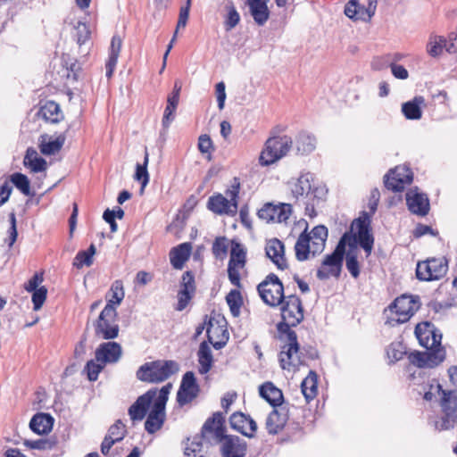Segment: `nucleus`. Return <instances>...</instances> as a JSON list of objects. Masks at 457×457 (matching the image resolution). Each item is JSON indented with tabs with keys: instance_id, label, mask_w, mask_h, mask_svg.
<instances>
[{
	"instance_id": "obj_1",
	"label": "nucleus",
	"mask_w": 457,
	"mask_h": 457,
	"mask_svg": "<svg viewBox=\"0 0 457 457\" xmlns=\"http://www.w3.org/2000/svg\"><path fill=\"white\" fill-rule=\"evenodd\" d=\"M281 307L283 321L278 324V330L287 334V344L283 346L279 354V361L283 370H290L301 364L297 336L290 327L297 326L303 320L302 301L295 295L286 296Z\"/></svg>"
},
{
	"instance_id": "obj_2",
	"label": "nucleus",
	"mask_w": 457,
	"mask_h": 457,
	"mask_svg": "<svg viewBox=\"0 0 457 457\" xmlns=\"http://www.w3.org/2000/svg\"><path fill=\"white\" fill-rule=\"evenodd\" d=\"M415 335L424 352L414 351L408 355L411 364L420 369H432L445 359V350L441 345L442 335L428 322L420 323L415 328Z\"/></svg>"
},
{
	"instance_id": "obj_3",
	"label": "nucleus",
	"mask_w": 457,
	"mask_h": 457,
	"mask_svg": "<svg viewBox=\"0 0 457 457\" xmlns=\"http://www.w3.org/2000/svg\"><path fill=\"white\" fill-rule=\"evenodd\" d=\"M328 234V228L322 225L315 226L309 234L306 231L301 233L295 245L296 259L303 262L309 258L310 253L315 256L322 253Z\"/></svg>"
},
{
	"instance_id": "obj_4",
	"label": "nucleus",
	"mask_w": 457,
	"mask_h": 457,
	"mask_svg": "<svg viewBox=\"0 0 457 457\" xmlns=\"http://www.w3.org/2000/svg\"><path fill=\"white\" fill-rule=\"evenodd\" d=\"M179 370L174 361H155L143 364L137 371V378L144 382L159 383Z\"/></svg>"
},
{
	"instance_id": "obj_5",
	"label": "nucleus",
	"mask_w": 457,
	"mask_h": 457,
	"mask_svg": "<svg viewBox=\"0 0 457 457\" xmlns=\"http://www.w3.org/2000/svg\"><path fill=\"white\" fill-rule=\"evenodd\" d=\"M416 310L417 303L412 297L404 295L397 297L387 309L385 310V315L386 317V323L390 326L404 323L410 320Z\"/></svg>"
},
{
	"instance_id": "obj_6",
	"label": "nucleus",
	"mask_w": 457,
	"mask_h": 457,
	"mask_svg": "<svg viewBox=\"0 0 457 457\" xmlns=\"http://www.w3.org/2000/svg\"><path fill=\"white\" fill-rule=\"evenodd\" d=\"M292 145L293 141L287 136L268 138L259 157L260 164L268 166L280 160L289 152Z\"/></svg>"
},
{
	"instance_id": "obj_7",
	"label": "nucleus",
	"mask_w": 457,
	"mask_h": 457,
	"mask_svg": "<svg viewBox=\"0 0 457 457\" xmlns=\"http://www.w3.org/2000/svg\"><path fill=\"white\" fill-rule=\"evenodd\" d=\"M436 390L440 395V406L443 412L437 426L441 430L453 428L457 425V392L445 391L440 384L436 385Z\"/></svg>"
},
{
	"instance_id": "obj_8",
	"label": "nucleus",
	"mask_w": 457,
	"mask_h": 457,
	"mask_svg": "<svg viewBox=\"0 0 457 457\" xmlns=\"http://www.w3.org/2000/svg\"><path fill=\"white\" fill-rule=\"evenodd\" d=\"M171 388L172 385L168 383L159 390L152 410L145 422V428L148 433L153 434L162 428L165 420V405Z\"/></svg>"
},
{
	"instance_id": "obj_9",
	"label": "nucleus",
	"mask_w": 457,
	"mask_h": 457,
	"mask_svg": "<svg viewBox=\"0 0 457 457\" xmlns=\"http://www.w3.org/2000/svg\"><path fill=\"white\" fill-rule=\"evenodd\" d=\"M95 334L102 339H114L119 335L117 311L111 303H106L94 323Z\"/></svg>"
},
{
	"instance_id": "obj_10",
	"label": "nucleus",
	"mask_w": 457,
	"mask_h": 457,
	"mask_svg": "<svg viewBox=\"0 0 457 457\" xmlns=\"http://www.w3.org/2000/svg\"><path fill=\"white\" fill-rule=\"evenodd\" d=\"M238 194L239 182L235 179V183L226 190V196L218 194L209 198L208 208L217 214L235 215L237 212Z\"/></svg>"
},
{
	"instance_id": "obj_11",
	"label": "nucleus",
	"mask_w": 457,
	"mask_h": 457,
	"mask_svg": "<svg viewBox=\"0 0 457 457\" xmlns=\"http://www.w3.org/2000/svg\"><path fill=\"white\" fill-rule=\"evenodd\" d=\"M257 291L262 300L269 306L277 307L283 303L286 297L284 287L278 277L273 273L269 274L258 287Z\"/></svg>"
},
{
	"instance_id": "obj_12",
	"label": "nucleus",
	"mask_w": 457,
	"mask_h": 457,
	"mask_svg": "<svg viewBox=\"0 0 457 457\" xmlns=\"http://www.w3.org/2000/svg\"><path fill=\"white\" fill-rule=\"evenodd\" d=\"M347 235H344L338 242L336 249L331 254H328L320 269L317 270V278L323 280L331 276L338 277L340 274L343 257L345 251V239Z\"/></svg>"
},
{
	"instance_id": "obj_13",
	"label": "nucleus",
	"mask_w": 457,
	"mask_h": 457,
	"mask_svg": "<svg viewBox=\"0 0 457 457\" xmlns=\"http://www.w3.org/2000/svg\"><path fill=\"white\" fill-rule=\"evenodd\" d=\"M448 270V262L445 257L430 258L419 262L416 276L420 280L431 281L442 278Z\"/></svg>"
},
{
	"instance_id": "obj_14",
	"label": "nucleus",
	"mask_w": 457,
	"mask_h": 457,
	"mask_svg": "<svg viewBox=\"0 0 457 457\" xmlns=\"http://www.w3.org/2000/svg\"><path fill=\"white\" fill-rule=\"evenodd\" d=\"M246 251L238 242H232L230 258L228 265V276L232 285L240 287V270L245 268Z\"/></svg>"
},
{
	"instance_id": "obj_15",
	"label": "nucleus",
	"mask_w": 457,
	"mask_h": 457,
	"mask_svg": "<svg viewBox=\"0 0 457 457\" xmlns=\"http://www.w3.org/2000/svg\"><path fill=\"white\" fill-rule=\"evenodd\" d=\"M376 8L377 1L349 0L345 13L352 20L368 21L374 15Z\"/></svg>"
},
{
	"instance_id": "obj_16",
	"label": "nucleus",
	"mask_w": 457,
	"mask_h": 457,
	"mask_svg": "<svg viewBox=\"0 0 457 457\" xmlns=\"http://www.w3.org/2000/svg\"><path fill=\"white\" fill-rule=\"evenodd\" d=\"M412 179V172L408 167L397 166L386 176L385 186L394 192H401Z\"/></svg>"
},
{
	"instance_id": "obj_17",
	"label": "nucleus",
	"mask_w": 457,
	"mask_h": 457,
	"mask_svg": "<svg viewBox=\"0 0 457 457\" xmlns=\"http://www.w3.org/2000/svg\"><path fill=\"white\" fill-rule=\"evenodd\" d=\"M292 212V207L289 204H266L259 212L258 216L261 220L270 222H287Z\"/></svg>"
},
{
	"instance_id": "obj_18",
	"label": "nucleus",
	"mask_w": 457,
	"mask_h": 457,
	"mask_svg": "<svg viewBox=\"0 0 457 457\" xmlns=\"http://www.w3.org/2000/svg\"><path fill=\"white\" fill-rule=\"evenodd\" d=\"M356 228L355 238L360 244V245L364 249L367 255H370L374 244V237L370 233V219L367 213H364L363 216L355 220L352 225Z\"/></svg>"
},
{
	"instance_id": "obj_19",
	"label": "nucleus",
	"mask_w": 457,
	"mask_h": 457,
	"mask_svg": "<svg viewBox=\"0 0 457 457\" xmlns=\"http://www.w3.org/2000/svg\"><path fill=\"white\" fill-rule=\"evenodd\" d=\"M198 393L199 386L196 383L194 372H186L177 393V402L180 406H184L196 398Z\"/></svg>"
},
{
	"instance_id": "obj_20",
	"label": "nucleus",
	"mask_w": 457,
	"mask_h": 457,
	"mask_svg": "<svg viewBox=\"0 0 457 457\" xmlns=\"http://www.w3.org/2000/svg\"><path fill=\"white\" fill-rule=\"evenodd\" d=\"M223 422L224 419L222 414L220 412L214 413L212 418L204 422L200 435L210 443H212V440L219 442L225 436Z\"/></svg>"
},
{
	"instance_id": "obj_21",
	"label": "nucleus",
	"mask_w": 457,
	"mask_h": 457,
	"mask_svg": "<svg viewBox=\"0 0 457 457\" xmlns=\"http://www.w3.org/2000/svg\"><path fill=\"white\" fill-rule=\"evenodd\" d=\"M158 392L157 389H150L137 399L129 409V415L132 420H142L145 418L151 403L157 397Z\"/></svg>"
},
{
	"instance_id": "obj_22",
	"label": "nucleus",
	"mask_w": 457,
	"mask_h": 457,
	"mask_svg": "<svg viewBox=\"0 0 457 457\" xmlns=\"http://www.w3.org/2000/svg\"><path fill=\"white\" fill-rule=\"evenodd\" d=\"M219 443L223 457H245L246 443L236 436H224Z\"/></svg>"
},
{
	"instance_id": "obj_23",
	"label": "nucleus",
	"mask_w": 457,
	"mask_h": 457,
	"mask_svg": "<svg viewBox=\"0 0 457 457\" xmlns=\"http://www.w3.org/2000/svg\"><path fill=\"white\" fill-rule=\"evenodd\" d=\"M408 209L413 214L426 216L429 211V200L428 196L418 192V189H411L406 194Z\"/></svg>"
},
{
	"instance_id": "obj_24",
	"label": "nucleus",
	"mask_w": 457,
	"mask_h": 457,
	"mask_svg": "<svg viewBox=\"0 0 457 457\" xmlns=\"http://www.w3.org/2000/svg\"><path fill=\"white\" fill-rule=\"evenodd\" d=\"M229 423L233 429L250 438L254 436L257 430L256 422L243 412L233 413L229 418Z\"/></svg>"
},
{
	"instance_id": "obj_25",
	"label": "nucleus",
	"mask_w": 457,
	"mask_h": 457,
	"mask_svg": "<svg viewBox=\"0 0 457 457\" xmlns=\"http://www.w3.org/2000/svg\"><path fill=\"white\" fill-rule=\"evenodd\" d=\"M122 353L121 346L116 342L101 344L96 350V361L106 363L117 362Z\"/></svg>"
},
{
	"instance_id": "obj_26",
	"label": "nucleus",
	"mask_w": 457,
	"mask_h": 457,
	"mask_svg": "<svg viewBox=\"0 0 457 457\" xmlns=\"http://www.w3.org/2000/svg\"><path fill=\"white\" fill-rule=\"evenodd\" d=\"M206 333L209 343L217 350L221 349L228 340V332L225 326L212 319L208 322Z\"/></svg>"
},
{
	"instance_id": "obj_27",
	"label": "nucleus",
	"mask_w": 457,
	"mask_h": 457,
	"mask_svg": "<svg viewBox=\"0 0 457 457\" xmlns=\"http://www.w3.org/2000/svg\"><path fill=\"white\" fill-rule=\"evenodd\" d=\"M127 434L126 426L119 420L112 425L101 444V453L107 455L112 445L121 441Z\"/></svg>"
},
{
	"instance_id": "obj_28",
	"label": "nucleus",
	"mask_w": 457,
	"mask_h": 457,
	"mask_svg": "<svg viewBox=\"0 0 457 457\" xmlns=\"http://www.w3.org/2000/svg\"><path fill=\"white\" fill-rule=\"evenodd\" d=\"M313 175L310 172L302 173L296 179L288 182L292 195L297 200L307 195L312 187Z\"/></svg>"
},
{
	"instance_id": "obj_29",
	"label": "nucleus",
	"mask_w": 457,
	"mask_h": 457,
	"mask_svg": "<svg viewBox=\"0 0 457 457\" xmlns=\"http://www.w3.org/2000/svg\"><path fill=\"white\" fill-rule=\"evenodd\" d=\"M265 253L268 258L280 270L287 268V261L284 256V245L283 243L273 238L267 242L265 246Z\"/></svg>"
},
{
	"instance_id": "obj_30",
	"label": "nucleus",
	"mask_w": 457,
	"mask_h": 457,
	"mask_svg": "<svg viewBox=\"0 0 457 457\" xmlns=\"http://www.w3.org/2000/svg\"><path fill=\"white\" fill-rule=\"evenodd\" d=\"M270 0H246L250 13L253 21L259 25L263 26L270 18L268 2Z\"/></svg>"
},
{
	"instance_id": "obj_31",
	"label": "nucleus",
	"mask_w": 457,
	"mask_h": 457,
	"mask_svg": "<svg viewBox=\"0 0 457 457\" xmlns=\"http://www.w3.org/2000/svg\"><path fill=\"white\" fill-rule=\"evenodd\" d=\"M37 116L46 122L50 123H58L63 119L59 104L54 101H48L42 105L37 112Z\"/></svg>"
},
{
	"instance_id": "obj_32",
	"label": "nucleus",
	"mask_w": 457,
	"mask_h": 457,
	"mask_svg": "<svg viewBox=\"0 0 457 457\" xmlns=\"http://www.w3.org/2000/svg\"><path fill=\"white\" fill-rule=\"evenodd\" d=\"M191 244L183 243L177 247L171 249L170 253V260L171 265L178 270L183 268L184 263L188 260L191 253Z\"/></svg>"
},
{
	"instance_id": "obj_33",
	"label": "nucleus",
	"mask_w": 457,
	"mask_h": 457,
	"mask_svg": "<svg viewBox=\"0 0 457 457\" xmlns=\"http://www.w3.org/2000/svg\"><path fill=\"white\" fill-rule=\"evenodd\" d=\"M425 104L423 96H415L402 104V112L407 120H420L422 116L421 107Z\"/></svg>"
},
{
	"instance_id": "obj_34",
	"label": "nucleus",
	"mask_w": 457,
	"mask_h": 457,
	"mask_svg": "<svg viewBox=\"0 0 457 457\" xmlns=\"http://www.w3.org/2000/svg\"><path fill=\"white\" fill-rule=\"evenodd\" d=\"M260 395L265 399L270 405L278 406L283 402V394L280 389L276 387L271 382H266L259 388Z\"/></svg>"
},
{
	"instance_id": "obj_35",
	"label": "nucleus",
	"mask_w": 457,
	"mask_h": 457,
	"mask_svg": "<svg viewBox=\"0 0 457 457\" xmlns=\"http://www.w3.org/2000/svg\"><path fill=\"white\" fill-rule=\"evenodd\" d=\"M121 46V37L118 35H114L111 41L109 58L105 64L106 77L108 78H111L113 73L120 53Z\"/></svg>"
},
{
	"instance_id": "obj_36",
	"label": "nucleus",
	"mask_w": 457,
	"mask_h": 457,
	"mask_svg": "<svg viewBox=\"0 0 457 457\" xmlns=\"http://www.w3.org/2000/svg\"><path fill=\"white\" fill-rule=\"evenodd\" d=\"M53 418L49 414L37 413L29 422L31 430L38 435L48 433L53 427Z\"/></svg>"
},
{
	"instance_id": "obj_37",
	"label": "nucleus",
	"mask_w": 457,
	"mask_h": 457,
	"mask_svg": "<svg viewBox=\"0 0 457 457\" xmlns=\"http://www.w3.org/2000/svg\"><path fill=\"white\" fill-rule=\"evenodd\" d=\"M197 359L199 362L198 371L200 374H206L212 367L213 357L211 347L208 343L204 341L200 344L197 352Z\"/></svg>"
},
{
	"instance_id": "obj_38",
	"label": "nucleus",
	"mask_w": 457,
	"mask_h": 457,
	"mask_svg": "<svg viewBox=\"0 0 457 457\" xmlns=\"http://www.w3.org/2000/svg\"><path fill=\"white\" fill-rule=\"evenodd\" d=\"M23 163L27 168L35 173L45 171L47 168L46 161L40 157L37 152L33 148H29L27 150Z\"/></svg>"
},
{
	"instance_id": "obj_39",
	"label": "nucleus",
	"mask_w": 457,
	"mask_h": 457,
	"mask_svg": "<svg viewBox=\"0 0 457 457\" xmlns=\"http://www.w3.org/2000/svg\"><path fill=\"white\" fill-rule=\"evenodd\" d=\"M210 442L206 441L202 435H196L192 439L187 438L185 447V455L187 457L195 456L204 453V449L208 448Z\"/></svg>"
},
{
	"instance_id": "obj_40",
	"label": "nucleus",
	"mask_w": 457,
	"mask_h": 457,
	"mask_svg": "<svg viewBox=\"0 0 457 457\" xmlns=\"http://www.w3.org/2000/svg\"><path fill=\"white\" fill-rule=\"evenodd\" d=\"M317 386L318 376L314 371L311 370L301 384V390L307 403L316 397L318 392Z\"/></svg>"
},
{
	"instance_id": "obj_41",
	"label": "nucleus",
	"mask_w": 457,
	"mask_h": 457,
	"mask_svg": "<svg viewBox=\"0 0 457 457\" xmlns=\"http://www.w3.org/2000/svg\"><path fill=\"white\" fill-rule=\"evenodd\" d=\"M40 151L45 155H52L58 153L66 140L65 132L60 134L54 140L46 141V136L41 137Z\"/></svg>"
},
{
	"instance_id": "obj_42",
	"label": "nucleus",
	"mask_w": 457,
	"mask_h": 457,
	"mask_svg": "<svg viewBox=\"0 0 457 457\" xmlns=\"http://www.w3.org/2000/svg\"><path fill=\"white\" fill-rule=\"evenodd\" d=\"M444 50L447 51V39L443 36L431 35L427 44V52L432 57L439 56Z\"/></svg>"
},
{
	"instance_id": "obj_43",
	"label": "nucleus",
	"mask_w": 457,
	"mask_h": 457,
	"mask_svg": "<svg viewBox=\"0 0 457 457\" xmlns=\"http://www.w3.org/2000/svg\"><path fill=\"white\" fill-rule=\"evenodd\" d=\"M285 423V418L277 410H273L268 415L265 426L269 434L276 435L284 428Z\"/></svg>"
},
{
	"instance_id": "obj_44",
	"label": "nucleus",
	"mask_w": 457,
	"mask_h": 457,
	"mask_svg": "<svg viewBox=\"0 0 457 457\" xmlns=\"http://www.w3.org/2000/svg\"><path fill=\"white\" fill-rule=\"evenodd\" d=\"M316 147V138L307 133H301L296 139V151L301 154L312 153Z\"/></svg>"
},
{
	"instance_id": "obj_45",
	"label": "nucleus",
	"mask_w": 457,
	"mask_h": 457,
	"mask_svg": "<svg viewBox=\"0 0 457 457\" xmlns=\"http://www.w3.org/2000/svg\"><path fill=\"white\" fill-rule=\"evenodd\" d=\"M148 162H149V154L147 152V149L145 148V156H144V163L137 164L136 172H135V176H134L135 180L141 183V191L144 190V188L149 182V174L147 171Z\"/></svg>"
},
{
	"instance_id": "obj_46",
	"label": "nucleus",
	"mask_w": 457,
	"mask_h": 457,
	"mask_svg": "<svg viewBox=\"0 0 457 457\" xmlns=\"http://www.w3.org/2000/svg\"><path fill=\"white\" fill-rule=\"evenodd\" d=\"M96 246L95 245H91L89 248L86 251H79L73 262V265L78 269L82 268L83 266H90L93 263V256L96 253Z\"/></svg>"
},
{
	"instance_id": "obj_47",
	"label": "nucleus",
	"mask_w": 457,
	"mask_h": 457,
	"mask_svg": "<svg viewBox=\"0 0 457 457\" xmlns=\"http://www.w3.org/2000/svg\"><path fill=\"white\" fill-rule=\"evenodd\" d=\"M226 301L232 315L237 317L240 314V309L243 304V298L240 292L237 289L231 290L227 295Z\"/></svg>"
},
{
	"instance_id": "obj_48",
	"label": "nucleus",
	"mask_w": 457,
	"mask_h": 457,
	"mask_svg": "<svg viewBox=\"0 0 457 457\" xmlns=\"http://www.w3.org/2000/svg\"><path fill=\"white\" fill-rule=\"evenodd\" d=\"M226 10H227L228 13L225 18L224 25H225L226 30L228 31V30H231L232 29H234L239 23L240 15L238 13V12L237 11L233 2H231V1H229L226 4Z\"/></svg>"
},
{
	"instance_id": "obj_49",
	"label": "nucleus",
	"mask_w": 457,
	"mask_h": 457,
	"mask_svg": "<svg viewBox=\"0 0 457 457\" xmlns=\"http://www.w3.org/2000/svg\"><path fill=\"white\" fill-rule=\"evenodd\" d=\"M112 296L108 299L107 303H111L112 307H117L122 302L125 293L123 284L120 280H116L111 287Z\"/></svg>"
},
{
	"instance_id": "obj_50",
	"label": "nucleus",
	"mask_w": 457,
	"mask_h": 457,
	"mask_svg": "<svg viewBox=\"0 0 457 457\" xmlns=\"http://www.w3.org/2000/svg\"><path fill=\"white\" fill-rule=\"evenodd\" d=\"M405 353L404 346L399 342L390 344L386 349V355L391 363L400 361Z\"/></svg>"
},
{
	"instance_id": "obj_51",
	"label": "nucleus",
	"mask_w": 457,
	"mask_h": 457,
	"mask_svg": "<svg viewBox=\"0 0 457 457\" xmlns=\"http://www.w3.org/2000/svg\"><path fill=\"white\" fill-rule=\"evenodd\" d=\"M11 181L23 195H30V185L27 176L16 172L11 176Z\"/></svg>"
},
{
	"instance_id": "obj_52",
	"label": "nucleus",
	"mask_w": 457,
	"mask_h": 457,
	"mask_svg": "<svg viewBox=\"0 0 457 457\" xmlns=\"http://www.w3.org/2000/svg\"><path fill=\"white\" fill-rule=\"evenodd\" d=\"M228 239L225 237H217L212 247V251L216 259L223 260L228 253Z\"/></svg>"
},
{
	"instance_id": "obj_53",
	"label": "nucleus",
	"mask_w": 457,
	"mask_h": 457,
	"mask_svg": "<svg viewBox=\"0 0 457 457\" xmlns=\"http://www.w3.org/2000/svg\"><path fill=\"white\" fill-rule=\"evenodd\" d=\"M104 363L96 361V360H90L87 362L85 370L87 374V378L90 381H96L99 373L104 367Z\"/></svg>"
},
{
	"instance_id": "obj_54",
	"label": "nucleus",
	"mask_w": 457,
	"mask_h": 457,
	"mask_svg": "<svg viewBox=\"0 0 457 457\" xmlns=\"http://www.w3.org/2000/svg\"><path fill=\"white\" fill-rule=\"evenodd\" d=\"M184 292L195 294V277L191 271H186L182 275L181 282H180V289Z\"/></svg>"
},
{
	"instance_id": "obj_55",
	"label": "nucleus",
	"mask_w": 457,
	"mask_h": 457,
	"mask_svg": "<svg viewBox=\"0 0 457 457\" xmlns=\"http://www.w3.org/2000/svg\"><path fill=\"white\" fill-rule=\"evenodd\" d=\"M32 293L33 309L38 311L46 299L47 289L46 287H40L38 289L32 291Z\"/></svg>"
},
{
	"instance_id": "obj_56",
	"label": "nucleus",
	"mask_w": 457,
	"mask_h": 457,
	"mask_svg": "<svg viewBox=\"0 0 457 457\" xmlns=\"http://www.w3.org/2000/svg\"><path fill=\"white\" fill-rule=\"evenodd\" d=\"M346 268L353 278H358L360 275L359 262L355 255L347 254L346 256Z\"/></svg>"
},
{
	"instance_id": "obj_57",
	"label": "nucleus",
	"mask_w": 457,
	"mask_h": 457,
	"mask_svg": "<svg viewBox=\"0 0 457 457\" xmlns=\"http://www.w3.org/2000/svg\"><path fill=\"white\" fill-rule=\"evenodd\" d=\"M193 296H194V294L179 290L178 292V304H177L176 310L183 311L187 306V304L189 303V302Z\"/></svg>"
},
{
	"instance_id": "obj_58",
	"label": "nucleus",
	"mask_w": 457,
	"mask_h": 457,
	"mask_svg": "<svg viewBox=\"0 0 457 457\" xmlns=\"http://www.w3.org/2000/svg\"><path fill=\"white\" fill-rule=\"evenodd\" d=\"M25 445L31 449L46 450L51 449L52 445L48 440L38 439V440H27Z\"/></svg>"
},
{
	"instance_id": "obj_59",
	"label": "nucleus",
	"mask_w": 457,
	"mask_h": 457,
	"mask_svg": "<svg viewBox=\"0 0 457 457\" xmlns=\"http://www.w3.org/2000/svg\"><path fill=\"white\" fill-rule=\"evenodd\" d=\"M212 148V142L208 135H202L198 140V149L203 154L210 153Z\"/></svg>"
},
{
	"instance_id": "obj_60",
	"label": "nucleus",
	"mask_w": 457,
	"mask_h": 457,
	"mask_svg": "<svg viewBox=\"0 0 457 457\" xmlns=\"http://www.w3.org/2000/svg\"><path fill=\"white\" fill-rule=\"evenodd\" d=\"M216 95H217L218 107L220 110H222L224 108L225 99H226L224 82L221 81L216 85Z\"/></svg>"
},
{
	"instance_id": "obj_61",
	"label": "nucleus",
	"mask_w": 457,
	"mask_h": 457,
	"mask_svg": "<svg viewBox=\"0 0 457 457\" xmlns=\"http://www.w3.org/2000/svg\"><path fill=\"white\" fill-rule=\"evenodd\" d=\"M9 219H10V224H11V227L8 230L9 232V238H10V242H9V245L12 246L14 242L16 241V238H17V228H16V217H15V213L14 212H11L10 215H9Z\"/></svg>"
},
{
	"instance_id": "obj_62",
	"label": "nucleus",
	"mask_w": 457,
	"mask_h": 457,
	"mask_svg": "<svg viewBox=\"0 0 457 457\" xmlns=\"http://www.w3.org/2000/svg\"><path fill=\"white\" fill-rule=\"evenodd\" d=\"M392 74L399 79H406L409 77L408 71L400 64L392 63L390 65Z\"/></svg>"
},
{
	"instance_id": "obj_63",
	"label": "nucleus",
	"mask_w": 457,
	"mask_h": 457,
	"mask_svg": "<svg viewBox=\"0 0 457 457\" xmlns=\"http://www.w3.org/2000/svg\"><path fill=\"white\" fill-rule=\"evenodd\" d=\"M177 106H172L167 104L162 118L163 127L168 128L170 126V121L173 120V113L175 112Z\"/></svg>"
},
{
	"instance_id": "obj_64",
	"label": "nucleus",
	"mask_w": 457,
	"mask_h": 457,
	"mask_svg": "<svg viewBox=\"0 0 457 457\" xmlns=\"http://www.w3.org/2000/svg\"><path fill=\"white\" fill-rule=\"evenodd\" d=\"M43 281V277L39 274H35L25 285V289L28 292H32L38 289V285Z\"/></svg>"
}]
</instances>
